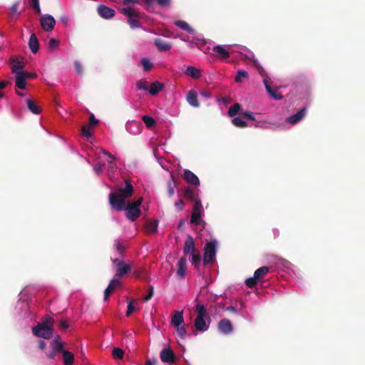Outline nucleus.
<instances>
[{"mask_svg": "<svg viewBox=\"0 0 365 365\" xmlns=\"http://www.w3.org/2000/svg\"><path fill=\"white\" fill-rule=\"evenodd\" d=\"M133 194V186L128 180H125V187L119 188L109 194L108 200L112 209L122 211L125 206V200Z\"/></svg>", "mask_w": 365, "mask_h": 365, "instance_id": "obj_1", "label": "nucleus"}, {"mask_svg": "<svg viewBox=\"0 0 365 365\" xmlns=\"http://www.w3.org/2000/svg\"><path fill=\"white\" fill-rule=\"evenodd\" d=\"M306 108H303L300 109L297 113L288 117L287 118V122L291 124H295L301 120L303 117L305 115Z\"/></svg>", "mask_w": 365, "mask_h": 365, "instance_id": "obj_18", "label": "nucleus"}, {"mask_svg": "<svg viewBox=\"0 0 365 365\" xmlns=\"http://www.w3.org/2000/svg\"><path fill=\"white\" fill-rule=\"evenodd\" d=\"M154 293V288L153 286H149V292L146 296L144 297V301L147 302L149 301L153 296Z\"/></svg>", "mask_w": 365, "mask_h": 365, "instance_id": "obj_57", "label": "nucleus"}, {"mask_svg": "<svg viewBox=\"0 0 365 365\" xmlns=\"http://www.w3.org/2000/svg\"><path fill=\"white\" fill-rule=\"evenodd\" d=\"M257 280L258 279H255V276L254 275L253 277H250V278L247 279L246 281H245V284H246V285L248 287L252 288V287H254L257 284Z\"/></svg>", "mask_w": 365, "mask_h": 365, "instance_id": "obj_49", "label": "nucleus"}, {"mask_svg": "<svg viewBox=\"0 0 365 365\" xmlns=\"http://www.w3.org/2000/svg\"><path fill=\"white\" fill-rule=\"evenodd\" d=\"M269 268L268 267H261L255 272L254 275L255 276V279H257L258 280L263 279L264 277L269 272Z\"/></svg>", "mask_w": 365, "mask_h": 365, "instance_id": "obj_29", "label": "nucleus"}, {"mask_svg": "<svg viewBox=\"0 0 365 365\" xmlns=\"http://www.w3.org/2000/svg\"><path fill=\"white\" fill-rule=\"evenodd\" d=\"M184 196L186 199L190 200L194 202L195 200H197L195 192L192 189L189 187L185 189Z\"/></svg>", "mask_w": 365, "mask_h": 365, "instance_id": "obj_34", "label": "nucleus"}, {"mask_svg": "<svg viewBox=\"0 0 365 365\" xmlns=\"http://www.w3.org/2000/svg\"><path fill=\"white\" fill-rule=\"evenodd\" d=\"M186 262L187 259L185 257H180L178 262L177 276L180 279H182L185 276V272L187 270Z\"/></svg>", "mask_w": 365, "mask_h": 365, "instance_id": "obj_15", "label": "nucleus"}, {"mask_svg": "<svg viewBox=\"0 0 365 365\" xmlns=\"http://www.w3.org/2000/svg\"><path fill=\"white\" fill-rule=\"evenodd\" d=\"M276 264L279 267H282L284 268H289L291 266V263L283 258H279L277 259V261L276 262Z\"/></svg>", "mask_w": 365, "mask_h": 365, "instance_id": "obj_43", "label": "nucleus"}, {"mask_svg": "<svg viewBox=\"0 0 365 365\" xmlns=\"http://www.w3.org/2000/svg\"><path fill=\"white\" fill-rule=\"evenodd\" d=\"M53 331V328H48L47 327H41V325H36L32 328L34 335L46 339H48L52 337Z\"/></svg>", "mask_w": 365, "mask_h": 365, "instance_id": "obj_7", "label": "nucleus"}, {"mask_svg": "<svg viewBox=\"0 0 365 365\" xmlns=\"http://www.w3.org/2000/svg\"><path fill=\"white\" fill-rule=\"evenodd\" d=\"M248 78V73L244 70H238L235 76V81L237 83L242 82L243 78Z\"/></svg>", "mask_w": 365, "mask_h": 365, "instance_id": "obj_37", "label": "nucleus"}, {"mask_svg": "<svg viewBox=\"0 0 365 365\" xmlns=\"http://www.w3.org/2000/svg\"><path fill=\"white\" fill-rule=\"evenodd\" d=\"M141 63L145 71H149L153 66V63L150 61L148 58H144L141 60Z\"/></svg>", "mask_w": 365, "mask_h": 365, "instance_id": "obj_45", "label": "nucleus"}, {"mask_svg": "<svg viewBox=\"0 0 365 365\" xmlns=\"http://www.w3.org/2000/svg\"><path fill=\"white\" fill-rule=\"evenodd\" d=\"M29 47L33 53H36L39 49L38 41L34 34L30 36L29 41Z\"/></svg>", "mask_w": 365, "mask_h": 365, "instance_id": "obj_22", "label": "nucleus"}, {"mask_svg": "<svg viewBox=\"0 0 365 365\" xmlns=\"http://www.w3.org/2000/svg\"><path fill=\"white\" fill-rule=\"evenodd\" d=\"M26 73L24 72H20L16 73L15 83L16 86L20 89H24L26 86Z\"/></svg>", "mask_w": 365, "mask_h": 365, "instance_id": "obj_21", "label": "nucleus"}, {"mask_svg": "<svg viewBox=\"0 0 365 365\" xmlns=\"http://www.w3.org/2000/svg\"><path fill=\"white\" fill-rule=\"evenodd\" d=\"M97 11L98 15L101 18L105 19H111L115 14V11L114 9L103 4H101L97 7Z\"/></svg>", "mask_w": 365, "mask_h": 365, "instance_id": "obj_10", "label": "nucleus"}, {"mask_svg": "<svg viewBox=\"0 0 365 365\" xmlns=\"http://www.w3.org/2000/svg\"><path fill=\"white\" fill-rule=\"evenodd\" d=\"M109 284H110L114 289L120 287L121 282L118 279V277H115L110 282Z\"/></svg>", "mask_w": 365, "mask_h": 365, "instance_id": "obj_53", "label": "nucleus"}, {"mask_svg": "<svg viewBox=\"0 0 365 365\" xmlns=\"http://www.w3.org/2000/svg\"><path fill=\"white\" fill-rule=\"evenodd\" d=\"M163 362L173 364L175 361V354L170 349H163L160 354Z\"/></svg>", "mask_w": 365, "mask_h": 365, "instance_id": "obj_12", "label": "nucleus"}, {"mask_svg": "<svg viewBox=\"0 0 365 365\" xmlns=\"http://www.w3.org/2000/svg\"><path fill=\"white\" fill-rule=\"evenodd\" d=\"M191 43L196 45L197 47H201L205 44V41L200 38H193Z\"/></svg>", "mask_w": 365, "mask_h": 365, "instance_id": "obj_55", "label": "nucleus"}, {"mask_svg": "<svg viewBox=\"0 0 365 365\" xmlns=\"http://www.w3.org/2000/svg\"><path fill=\"white\" fill-rule=\"evenodd\" d=\"M171 0H156L157 4L160 6H168L170 5Z\"/></svg>", "mask_w": 365, "mask_h": 365, "instance_id": "obj_59", "label": "nucleus"}, {"mask_svg": "<svg viewBox=\"0 0 365 365\" xmlns=\"http://www.w3.org/2000/svg\"><path fill=\"white\" fill-rule=\"evenodd\" d=\"M8 83H9L8 81H0V98L3 97V96H4L2 89L4 88L6 86V85H8Z\"/></svg>", "mask_w": 365, "mask_h": 365, "instance_id": "obj_62", "label": "nucleus"}, {"mask_svg": "<svg viewBox=\"0 0 365 365\" xmlns=\"http://www.w3.org/2000/svg\"><path fill=\"white\" fill-rule=\"evenodd\" d=\"M216 255V242L215 241L208 242L205 245L203 263L205 265L213 263Z\"/></svg>", "mask_w": 365, "mask_h": 365, "instance_id": "obj_5", "label": "nucleus"}, {"mask_svg": "<svg viewBox=\"0 0 365 365\" xmlns=\"http://www.w3.org/2000/svg\"><path fill=\"white\" fill-rule=\"evenodd\" d=\"M114 247L115 250L120 255H122L124 252L125 249V247L119 240L115 241Z\"/></svg>", "mask_w": 365, "mask_h": 365, "instance_id": "obj_44", "label": "nucleus"}, {"mask_svg": "<svg viewBox=\"0 0 365 365\" xmlns=\"http://www.w3.org/2000/svg\"><path fill=\"white\" fill-rule=\"evenodd\" d=\"M59 41L55 39V38H51L48 41V48L50 50H55L59 46Z\"/></svg>", "mask_w": 365, "mask_h": 365, "instance_id": "obj_47", "label": "nucleus"}, {"mask_svg": "<svg viewBox=\"0 0 365 365\" xmlns=\"http://www.w3.org/2000/svg\"><path fill=\"white\" fill-rule=\"evenodd\" d=\"M10 61L11 72L13 73L16 74L17 73L24 72L22 71L25 66V62L24 61L19 60L16 57H12Z\"/></svg>", "mask_w": 365, "mask_h": 365, "instance_id": "obj_13", "label": "nucleus"}, {"mask_svg": "<svg viewBox=\"0 0 365 365\" xmlns=\"http://www.w3.org/2000/svg\"><path fill=\"white\" fill-rule=\"evenodd\" d=\"M98 123V120L96 119L93 113H91L89 115V124L90 125L94 127Z\"/></svg>", "mask_w": 365, "mask_h": 365, "instance_id": "obj_56", "label": "nucleus"}, {"mask_svg": "<svg viewBox=\"0 0 365 365\" xmlns=\"http://www.w3.org/2000/svg\"><path fill=\"white\" fill-rule=\"evenodd\" d=\"M112 354L115 359H122L123 357L124 352L121 349L118 347H115L113 349Z\"/></svg>", "mask_w": 365, "mask_h": 365, "instance_id": "obj_42", "label": "nucleus"}, {"mask_svg": "<svg viewBox=\"0 0 365 365\" xmlns=\"http://www.w3.org/2000/svg\"><path fill=\"white\" fill-rule=\"evenodd\" d=\"M115 290V289L110 285L108 284L107 288L104 292V300L106 301L108 299L109 295Z\"/></svg>", "mask_w": 365, "mask_h": 365, "instance_id": "obj_52", "label": "nucleus"}, {"mask_svg": "<svg viewBox=\"0 0 365 365\" xmlns=\"http://www.w3.org/2000/svg\"><path fill=\"white\" fill-rule=\"evenodd\" d=\"M168 192L170 197H172L175 193L174 187H175V182L172 177V179L168 181L167 183Z\"/></svg>", "mask_w": 365, "mask_h": 365, "instance_id": "obj_40", "label": "nucleus"}, {"mask_svg": "<svg viewBox=\"0 0 365 365\" xmlns=\"http://www.w3.org/2000/svg\"><path fill=\"white\" fill-rule=\"evenodd\" d=\"M155 45L159 51H166L170 49L171 46L169 43L163 41L160 38H156L155 40Z\"/></svg>", "mask_w": 365, "mask_h": 365, "instance_id": "obj_26", "label": "nucleus"}, {"mask_svg": "<svg viewBox=\"0 0 365 365\" xmlns=\"http://www.w3.org/2000/svg\"><path fill=\"white\" fill-rule=\"evenodd\" d=\"M74 65L76 73L79 75H81L83 73L81 64L78 61H76Z\"/></svg>", "mask_w": 365, "mask_h": 365, "instance_id": "obj_60", "label": "nucleus"}, {"mask_svg": "<svg viewBox=\"0 0 365 365\" xmlns=\"http://www.w3.org/2000/svg\"><path fill=\"white\" fill-rule=\"evenodd\" d=\"M175 24L178 26L179 28H180L181 29L184 30V31H186L189 33H191L192 34L194 32V29H192L190 26L189 24L185 21H182V20H178V21H176L175 22Z\"/></svg>", "mask_w": 365, "mask_h": 365, "instance_id": "obj_31", "label": "nucleus"}, {"mask_svg": "<svg viewBox=\"0 0 365 365\" xmlns=\"http://www.w3.org/2000/svg\"><path fill=\"white\" fill-rule=\"evenodd\" d=\"M202 210V205L200 200H195L193 207L192 212H201Z\"/></svg>", "mask_w": 365, "mask_h": 365, "instance_id": "obj_48", "label": "nucleus"}, {"mask_svg": "<svg viewBox=\"0 0 365 365\" xmlns=\"http://www.w3.org/2000/svg\"><path fill=\"white\" fill-rule=\"evenodd\" d=\"M232 123H233V125L238 128H245L247 126V123L239 117L233 118L232 120Z\"/></svg>", "mask_w": 365, "mask_h": 365, "instance_id": "obj_39", "label": "nucleus"}, {"mask_svg": "<svg viewBox=\"0 0 365 365\" xmlns=\"http://www.w3.org/2000/svg\"><path fill=\"white\" fill-rule=\"evenodd\" d=\"M134 311L133 301H130L128 304L126 317H129Z\"/></svg>", "mask_w": 365, "mask_h": 365, "instance_id": "obj_54", "label": "nucleus"}, {"mask_svg": "<svg viewBox=\"0 0 365 365\" xmlns=\"http://www.w3.org/2000/svg\"><path fill=\"white\" fill-rule=\"evenodd\" d=\"M201 221V212H192L190 223L194 225H199Z\"/></svg>", "mask_w": 365, "mask_h": 365, "instance_id": "obj_38", "label": "nucleus"}, {"mask_svg": "<svg viewBox=\"0 0 365 365\" xmlns=\"http://www.w3.org/2000/svg\"><path fill=\"white\" fill-rule=\"evenodd\" d=\"M241 115L243 117L247 118H248L250 120H255L252 113H251V112L245 111V112L241 113Z\"/></svg>", "mask_w": 365, "mask_h": 365, "instance_id": "obj_58", "label": "nucleus"}, {"mask_svg": "<svg viewBox=\"0 0 365 365\" xmlns=\"http://www.w3.org/2000/svg\"><path fill=\"white\" fill-rule=\"evenodd\" d=\"M105 166V163L103 162H98L95 164L93 169L96 171V173L99 174L103 170V168Z\"/></svg>", "mask_w": 365, "mask_h": 365, "instance_id": "obj_51", "label": "nucleus"}, {"mask_svg": "<svg viewBox=\"0 0 365 365\" xmlns=\"http://www.w3.org/2000/svg\"><path fill=\"white\" fill-rule=\"evenodd\" d=\"M142 120L145 124V125L149 128H152L156 124L155 120L153 117L149 115H143L142 117Z\"/></svg>", "mask_w": 365, "mask_h": 365, "instance_id": "obj_36", "label": "nucleus"}, {"mask_svg": "<svg viewBox=\"0 0 365 365\" xmlns=\"http://www.w3.org/2000/svg\"><path fill=\"white\" fill-rule=\"evenodd\" d=\"M183 178L190 185L196 187L200 185L199 178L195 174L189 170H185Z\"/></svg>", "mask_w": 365, "mask_h": 365, "instance_id": "obj_14", "label": "nucleus"}, {"mask_svg": "<svg viewBox=\"0 0 365 365\" xmlns=\"http://www.w3.org/2000/svg\"><path fill=\"white\" fill-rule=\"evenodd\" d=\"M58 327L61 329H66L69 327V324L66 321L61 320L59 322Z\"/></svg>", "mask_w": 365, "mask_h": 365, "instance_id": "obj_63", "label": "nucleus"}, {"mask_svg": "<svg viewBox=\"0 0 365 365\" xmlns=\"http://www.w3.org/2000/svg\"><path fill=\"white\" fill-rule=\"evenodd\" d=\"M218 329L222 333L227 334L232 331L233 328L231 322L229 319H224L220 321Z\"/></svg>", "mask_w": 365, "mask_h": 365, "instance_id": "obj_16", "label": "nucleus"}, {"mask_svg": "<svg viewBox=\"0 0 365 365\" xmlns=\"http://www.w3.org/2000/svg\"><path fill=\"white\" fill-rule=\"evenodd\" d=\"M164 88V85L158 81L153 82L150 86L149 92L151 95L155 96Z\"/></svg>", "mask_w": 365, "mask_h": 365, "instance_id": "obj_23", "label": "nucleus"}, {"mask_svg": "<svg viewBox=\"0 0 365 365\" xmlns=\"http://www.w3.org/2000/svg\"><path fill=\"white\" fill-rule=\"evenodd\" d=\"M263 83L267 92L273 99L281 100L283 98L282 94L278 91L277 88H273L271 86V83L269 79H267L266 78L263 79Z\"/></svg>", "mask_w": 365, "mask_h": 365, "instance_id": "obj_9", "label": "nucleus"}, {"mask_svg": "<svg viewBox=\"0 0 365 365\" xmlns=\"http://www.w3.org/2000/svg\"><path fill=\"white\" fill-rule=\"evenodd\" d=\"M175 206L180 210H182L184 208V202L182 200H179L175 202Z\"/></svg>", "mask_w": 365, "mask_h": 365, "instance_id": "obj_64", "label": "nucleus"}, {"mask_svg": "<svg viewBox=\"0 0 365 365\" xmlns=\"http://www.w3.org/2000/svg\"><path fill=\"white\" fill-rule=\"evenodd\" d=\"M120 13L129 17L128 23L132 29H138L141 27V23L138 19L142 17V14L136 9L131 7H123L120 10Z\"/></svg>", "mask_w": 365, "mask_h": 365, "instance_id": "obj_3", "label": "nucleus"}, {"mask_svg": "<svg viewBox=\"0 0 365 365\" xmlns=\"http://www.w3.org/2000/svg\"><path fill=\"white\" fill-rule=\"evenodd\" d=\"M53 323L54 320L52 317L47 316L42 319L41 323L38 324L37 325H41V327H47L48 328L53 329Z\"/></svg>", "mask_w": 365, "mask_h": 365, "instance_id": "obj_32", "label": "nucleus"}, {"mask_svg": "<svg viewBox=\"0 0 365 365\" xmlns=\"http://www.w3.org/2000/svg\"><path fill=\"white\" fill-rule=\"evenodd\" d=\"M53 349L56 351V352H62L64 351L63 350V344L62 342H59L57 341V339H56L53 342Z\"/></svg>", "mask_w": 365, "mask_h": 365, "instance_id": "obj_46", "label": "nucleus"}, {"mask_svg": "<svg viewBox=\"0 0 365 365\" xmlns=\"http://www.w3.org/2000/svg\"><path fill=\"white\" fill-rule=\"evenodd\" d=\"M26 105L29 110L34 114L38 115L41 113V108L31 99L26 100Z\"/></svg>", "mask_w": 365, "mask_h": 365, "instance_id": "obj_25", "label": "nucleus"}, {"mask_svg": "<svg viewBox=\"0 0 365 365\" xmlns=\"http://www.w3.org/2000/svg\"><path fill=\"white\" fill-rule=\"evenodd\" d=\"M112 261L116 267L115 277L118 278L123 277L132 271L130 264H126L118 259H113Z\"/></svg>", "mask_w": 365, "mask_h": 365, "instance_id": "obj_6", "label": "nucleus"}, {"mask_svg": "<svg viewBox=\"0 0 365 365\" xmlns=\"http://www.w3.org/2000/svg\"><path fill=\"white\" fill-rule=\"evenodd\" d=\"M93 127L90 125H83L81 127V135L87 138H89L92 135V130Z\"/></svg>", "mask_w": 365, "mask_h": 365, "instance_id": "obj_33", "label": "nucleus"}, {"mask_svg": "<svg viewBox=\"0 0 365 365\" xmlns=\"http://www.w3.org/2000/svg\"><path fill=\"white\" fill-rule=\"evenodd\" d=\"M174 327L175 328L177 336L180 339H184L187 336V330L185 327V324Z\"/></svg>", "mask_w": 365, "mask_h": 365, "instance_id": "obj_30", "label": "nucleus"}, {"mask_svg": "<svg viewBox=\"0 0 365 365\" xmlns=\"http://www.w3.org/2000/svg\"><path fill=\"white\" fill-rule=\"evenodd\" d=\"M143 198L129 202L127 206H125L124 210L126 212V217L131 222L135 221L140 216L141 210L140 205H141Z\"/></svg>", "mask_w": 365, "mask_h": 365, "instance_id": "obj_4", "label": "nucleus"}, {"mask_svg": "<svg viewBox=\"0 0 365 365\" xmlns=\"http://www.w3.org/2000/svg\"><path fill=\"white\" fill-rule=\"evenodd\" d=\"M212 55L222 60H226L230 57V52L225 48V46L217 45L212 48Z\"/></svg>", "mask_w": 365, "mask_h": 365, "instance_id": "obj_11", "label": "nucleus"}, {"mask_svg": "<svg viewBox=\"0 0 365 365\" xmlns=\"http://www.w3.org/2000/svg\"><path fill=\"white\" fill-rule=\"evenodd\" d=\"M136 86L138 90H145V91L148 90L147 82L143 80H140V81H138L136 83Z\"/></svg>", "mask_w": 365, "mask_h": 365, "instance_id": "obj_50", "label": "nucleus"}, {"mask_svg": "<svg viewBox=\"0 0 365 365\" xmlns=\"http://www.w3.org/2000/svg\"><path fill=\"white\" fill-rule=\"evenodd\" d=\"M63 359L64 365H72L74 361V355L68 351H63Z\"/></svg>", "mask_w": 365, "mask_h": 365, "instance_id": "obj_28", "label": "nucleus"}, {"mask_svg": "<svg viewBox=\"0 0 365 365\" xmlns=\"http://www.w3.org/2000/svg\"><path fill=\"white\" fill-rule=\"evenodd\" d=\"M240 108H241V106L240 103H234L230 108H229V110H228V115L230 117H233L235 115H236L240 110Z\"/></svg>", "mask_w": 365, "mask_h": 365, "instance_id": "obj_35", "label": "nucleus"}, {"mask_svg": "<svg viewBox=\"0 0 365 365\" xmlns=\"http://www.w3.org/2000/svg\"><path fill=\"white\" fill-rule=\"evenodd\" d=\"M40 23L45 31H51L56 25V20L51 15L44 14L40 18Z\"/></svg>", "mask_w": 365, "mask_h": 365, "instance_id": "obj_8", "label": "nucleus"}, {"mask_svg": "<svg viewBox=\"0 0 365 365\" xmlns=\"http://www.w3.org/2000/svg\"><path fill=\"white\" fill-rule=\"evenodd\" d=\"M197 312V317L195 320V327L198 331H204L207 330L208 325H207L205 318L207 317V309L202 304H198L195 307Z\"/></svg>", "mask_w": 365, "mask_h": 365, "instance_id": "obj_2", "label": "nucleus"}, {"mask_svg": "<svg viewBox=\"0 0 365 365\" xmlns=\"http://www.w3.org/2000/svg\"><path fill=\"white\" fill-rule=\"evenodd\" d=\"M158 222L156 220L148 221L145 224L146 232L149 234H153L157 232Z\"/></svg>", "mask_w": 365, "mask_h": 365, "instance_id": "obj_27", "label": "nucleus"}, {"mask_svg": "<svg viewBox=\"0 0 365 365\" xmlns=\"http://www.w3.org/2000/svg\"><path fill=\"white\" fill-rule=\"evenodd\" d=\"M257 69H258V72H259V75L261 76H262L264 78V79L265 78L267 79H269L266 71L262 66L258 67Z\"/></svg>", "mask_w": 365, "mask_h": 365, "instance_id": "obj_61", "label": "nucleus"}, {"mask_svg": "<svg viewBox=\"0 0 365 365\" xmlns=\"http://www.w3.org/2000/svg\"><path fill=\"white\" fill-rule=\"evenodd\" d=\"M201 257L198 251L192 253V263L197 267L200 262Z\"/></svg>", "mask_w": 365, "mask_h": 365, "instance_id": "obj_41", "label": "nucleus"}, {"mask_svg": "<svg viewBox=\"0 0 365 365\" xmlns=\"http://www.w3.org/2000/svg\"><path fill=\"white\" fill-rule=\"evenodd\" d=\"M185 75L188 76H191L192 78L197 79L201 76V71L200 70L196 68L195 67L189 66L185 71Z\"/></svg>", "mask_w": 365, "mask_h": 365, "instance_id": "obj_24", "label": "nucleus"}, {"mask_svg": "<svg viewBox=\"0 0 365 365\" xmlns=\"http://www.w3.org/2000/svg\"><path fill=\"white\" fill-rule=\"evenodd\" d=\"M171 324L174 327H178L184 323L183 312L182 311H175L171 319Z\"/></svg>", "mask_w": 365, "mask_h": 365, "instance_id": "obj_20", "label": "nucleus"}, {"mask_svg": "<svg viewBox=\"0 0 365 365\" xmlns=\"http://www.w3.org/2000/svg\"><path fill=\"white\" fill-rule=\"evenodd\" d=\"M195 251L194 239L191 235H188L184 244L183 252L187 255Z\"/></svg>", "mask_w": 365, "mask_h": 365, "instance_id": "obj_17", "label": "nucleus"}, {"mask_svg": "<svg viewBox=\"0 0 365 365\" xmlns=\"http://www.w3.org/2000/svg\"><path fill=\"white\" fill-rule=\"evenodd\" d=\"M186 99L187 103L192 107L197 108L200 106L197 93L194 90H190L187 92Z\"/></svg>", "mask_w": 365, "mask_h": 365, "instance_id": "obj_19", "label": "nucleus"}]
</instances>
